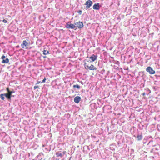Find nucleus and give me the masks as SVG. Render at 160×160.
Returning a JSON list of instances; mask_svg holds the SVG:
<instances>
[{"label":"nucleus","mask_w":160,"mask_h":160,"mask_svg":"<svg viewBox=\"0 0 160 160\" xmlns=\"http://www.w3.org/2000/svg\"><path fill=\"white\" fill-rule=\"evenodd\" d=\"M5 96L8 99H10L11 96L8 93L4 94Z\"/></svg>","instance_id":"obj_13"},{"label":"nucleus","mask_w":160,"mask_h":160,"mask_svg":"<svg viewBox=\"0 0 160 160\" xmlns=\"http://www.w3.org/2000/svg\"><path fill=\"white\" fill-rule=\"evenodd\" d=\"M43 54L45 55H46L49 54V52L48 51H46L45 50L43 51Z\"/></svg>","instance_id":"obj_15"},{"label":"nucleus","mask_w":160,"mask_h":160,"mask_svg":"<svg viewBox=\"0 0 160 160\" xmlns=\"http://www.w3.org/2000/svg\"><path fill=\"white\" fill-rule=\"evenodd\" d=\"M66 152L65 151H64V152H63V154H65V153Z\"/></svg>","instance_id":"obj_26"},{"label":"nucleus","mask_w":160,"mask_h":160,"mask_svg":"<svg viewBox=\"0 0 160 160\" xmlns=\"http://www.w3.org/2000/svg\"><path fill=\"white\" fill-rule=\"evenodd\" d=\"M145 93L144 92H143V93H142V95H143V96H144L145 95Z\"/></svg>","instance_id":"obj_25"},{"label":"nucleus","mask_w":160,"mask_h":160,"mask_svg":"<svg viewBox=\"0 0 160 160\" xmlns=\"http://www.w3.org/2000/svg\"><path fill=\"white\" fill-rule=\"evenodd\" d=\"M82 11L81 10H79L78 12L80 14H82Z\"/></svg>","instance_id":"obj_22"},{"label":"nucleus","mask_w":160,"mask_h":160,"mask_svg":"<svg viewBox=\"0 0 160 160\" xmlns=\"http://www.w3.org/2000/svg\"><path fill=\"white\" fill-rule=\"evenodd\" d=\"M76 27V26L75 25V23L74 24H67L66 26V28H71L72 29H75L76 30L75 28Z\"/></svg>","instance_id":"obj_5"},{"label":"nucleus","mask_w":160,"mask_h":160,"mask_svg":"<svg viewBox=\"0 0 160 160\" xmlns=\"http://www.w3.org/2000/svg\"><path fill=\"white\" fill-rule=\"evenodd\" d=\"M9 62V60L7 58L3 60L2 62L3 63H8Z\"/></svg>","instance_id":"obj_12"},{"label":"nucleus","mask_w":160,"mask_h":160,"mask_svg":"<svg viewBox=\"0 0 160 160\" xmlns=\"http://www.w3.org/2000/svg\"><path fill=\"white\" fill-rule=\"evenodd\" d=\"M13 92L12 91H10L9 92H8V93L11 96Z\"/></svg>","instance_id":"obj_17"},{"label":"nucleus","mask_w":160,"mask_h":160,"mask_svg":"<svg viewBox=\"0 0 160 160\" xmlns=\"http://www.w3.org/2000/svg\"><path fill=\"white\" fill-rule=\"evenodd\" d=\"M146 71L150 74H153L155 73V71L151 67H148L146 69Z\"/></svg>","instance_id":"obj_3"},{"label":"nucleus","mask_w":160,"mask_h":160,"mask_svg":"<svg viewBox=\"0 0 160 160\" xmlns=\"http://www.w3.org/2000/svg\"><path fill=\"white\" fill-rule=\"evenodd\" d=\"M30 42L29 40H24L21 44L22 47L24 49H28L30 46Z\"/></svg>","instance_id":"obj_2"},{"label":"nucleus","mask_w":160,"mask_h":160,"mask_svg":"<svg viewBox=\"0 0 160 160\" xmlns=\"http://www.w3.org/2000/svg\"><path fill=\"white\" fill-rule=\"evenodd\" d=\"M100 7L99 3L95 4L93 6V8L94 9L98 10L99 9Z\"/></svg>","instance_id":"obj_9"},{"label":"nucleus","mask_w":160,"mask_h":160,"mask_svg":"<svg viewBox=\"0 0 160 160\" xmlns=\"http://www.w3.org/2000/svg\"><path fill=\"white\" fill-rule=\"evenodd\" d=\"M56 155L57 157H62V153H60L59 152H57L56 153Z\"/></svg>","instance_id":"obj_14"},{"label":"nucleus","mask_w":160,"mask_h":160,"mask_svg":"<svg viewBox=\"0 0 160 160\" xmlns=\"http://www.w3.org/2000/svg\"><path fill=\"white\" fill-rule=\"evenodd\" d=\"M2 58L3 60H4V59L5 58V56L4 55H2L1 57Z\"/></svg>","instance_id":"obj_20"},{"label":"nucleus","mask_w":160,"mask_h":160,"mask_svg":"<svg viewBox=\"0 0 160 160\" xmlns=\"http://www.w3.org/2000/svg\"><path fill=\"white\" fill-rule=\"evenodd\" d=\"M56 160H60L59 159L57 158H56Z\"/></svg>","instance_id":"obj_27"},{"label":"nucleus","mask_w":160,"mask_h":160,"mask_svg":"<svg viewBox=\"0 0 160 160\" xmlns=\"http://www.w3.org/2000/svg\"><path fill=\"white\" fill-rule=\"evenodd\" d=\"M89 60H85L84 61V66L87 70H96L97 68L93 65L91 64Z\"/></svg>","instance_id":"obj_1"},{"label":"nucleus","mask_w":160,"mask_h":160,"mask_svg":"<svg viewBox=\"0 0 160 160\" xmlns=\"http://www.w3.org/2000/svg\"><path fill=\"white\" fill-rule=\"evenodd\" d=\"M6 90H7V91H8V92H9V91H9V89L8 88H7V89H6Z\"/></svg>","instance_id":"obj_23"},{"label":"nucleus","mask_w":160,"mask_h":160,"mask_svg":"<svg viewBox=\"0 0 160 160\" xmlns=\"http://www.w3.org/2000/svg\"><path fill=\"white\" fill-rule=\"evenodd\" d=\"M46 78H44L42 81V83H43V82H45V81H46Z\"/></svg>","instance_id":"obj_18"},{"label":"nucleus","mask_w":160,"mask_h":160,"mask_svg":"<svg viewBox=\"0 0 160 160\" xmlns=\"http://www.w3.org/2000/svg\"><path fill=\"white\" fill-rule=\"evenodd\" d=\"M81 98L79 96H76L74 99V102L76 103H78L80 101Z\"/></svg>","instance_id":"obj_8"},{"label":"nucleus","mask_w":160,"mask_h":160,"mask_svg":"<svg viewBox=\"0 0 160 160\" xmlns=\"http://www.w3.org/2000/svg\"><path fill=\"white\" fill-rule=\"evenodd\" d=\"M38 86H34V89H36L37 88H38Z\"/></svg>","instance_id":"obj_19"},{"label":"nucleus","mask_w":160,"mask_h":160,"mask_svg":"<svg viewBox=\"0 0 160 160\" xmlns=\"http://www.w3.org/2000/svg\"><path fill=\"white\" fill-rule=\"evenodd\" d=\"M40 83V81H37V82L36 83V84H39Z\"/></svg>","instance_id":"obj_24"},{"label":"nucleus","mask_w":160,"mask_h":160,"mask_svg":"<svg viewBox=\"0 0 160 160\" xmlns=\"http://www.w3.org/2000/svg\"><path fill=\"white\" fill-rule=\"evenodd\" d=\"M2 22H4V23H6L7 22V21L5 19H3L2 21Z\"/></svg>","instance_id":"obj_21"},{"label":"nucleus","mask_w":160,"mask_h":160,"mask_svg":"<svg viewBox=\"0 0 160 160\" xmlns=\"http://www.w3.org/2000/svg\"><path fill=\"white\" fill-rule=\"evenodd\" d=\"M97 56L94 54L92 55L89 58L91 60L90 61L91 62H93L96 60H97Z\"/></svg>","instance_id":"obj_7"},{"label":"nucleus","mask_w":160,"mask_h":160,"mask_svg":"<svg viewBox=\"0 0 160 160\" xmlns=\"http://www.w3.org/2000/svg\"><path fill=\"white\" fill-rule=\"evenodd\" d=\"M137 138L138 141L141 140L142 138V134L140 135H137Z\"/></svg>","instance_id":"obj_10"},{"label":"nucleus","mask_w":160,"mask_h":160,"mask_svg":"<svg viewBox=\"0 0 160 160\" xmlns=\"http://www.w3.org/2000/svg\"><path fill=\"white\" fill-rule=\"evenodd\" d=\"M5 95L3 94H0V97L2 100H4Z\"/></svg>","instance_id":"obj_16"},{"label":"nucleus","mask_w":160,"mask_h":160,"mask_svg":"<svg viewBox=\"0 0 160 160\" xmlns=\"http://www.w3.org/2000/svg\"><path fill=\"white\" fill-rule=\"evenodd\" d=\"M73 87L74 90L76 88L78 89L80 88V86L78 84L74 85L73 86Z\"/></svg>","instance_id":"obj_11"},{"label":"nucleus","mask_w":160,"mask_h":160,"mask_svg":"<svg viewBox=\"0 0 160 160\" xmlns=\"http://www.w3.org/2000/svg\"><path fill=\"white\" fill-rule=\"evenodd\" d=\"M93 4V2L91 0H88L87 1L85 4L86 5V8L88 9Z\"/></svg>","instance_id":"obj_4"},{"label":"nucleus","mask_w":160,"mask_h":160,"mask_svg":"<svg viewBox=\"0 0 160 160\" xmlns=\"http://www.w3.org/2000/svg\"><path fill=\"white\" fill-rule=\"evenodd\" d=\"M75 25H76V27L78 28H81L83 26V24L81 22H78L75 23Z\"/></svg>","instance_id":"obj_6"},{"label":"nucleus","mask_w":160,"mask_h":160,"mask_svg":"<svg viewBox=\"0 0 160 160\" xmlns=\"http://www.w3.org/2000/svg\"><path fill=\"white\" fill-rule=\"evenodd\" d=\"M43 57L44 58H46V56H44Z\"/></svg>","instance_id":"obj_28"}]
</instances>
